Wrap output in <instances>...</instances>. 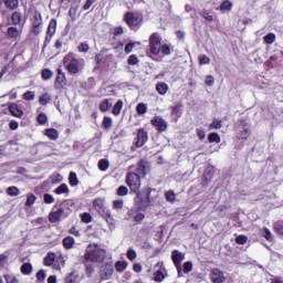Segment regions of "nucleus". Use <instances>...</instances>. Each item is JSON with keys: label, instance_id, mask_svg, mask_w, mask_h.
<instances>
[{"label": "nucleus", "instance_id": "1", "mask_svg": "<svg viewBox=\"0 0 283 283\" xmlns=\"http://www.w3.org/2000/svg\"><path fill=\"white\" fill-rule=\"evenodd\" d=\"M107 255V251L95 244L94 247L90 245L86 250L84 258L86 262H103L105 256Z\"/></svg>", "mask_w": 283, "mask_h": 283}, {"label": "nucleus", "instance_id": "2", "mask_svg": "<svg viewBox=\"0 0 283 283\" xmlns=\"http://www.w3.org/2000/svg\"><path fill=\"white\" fill-rule=\"evenodd\" d=\"M151 191H153L151 188H147L146 193L140 192V190L137 192H134L136 193V197L134 199L135 207H137L139 211H145L147 207L151 205V199H150Z\"/></svg>", "mask_w": 283, "mask_h": 283}, {"label": "nucleus", "instance_id": "3", "mask_svg": "<svg viewBox=\"0 0 283 283\" xmlns=\"http://www.w3.org/2000/svg\"><path fill=\"white\" fill-rule=\"evenodd\" d=\"M140 178H143L136 171H128L125 177V184L132 191V193H138L140 191L142 181Z\"/></svg>", "mask_w": 283, "mask_h": 283}, {"label": "nucleus", "instance_id": "4", "mask_svg": "<svg viewBox=\"0 0 283 283\" xmlns=\"http://www.w3.org/2000/svg\"><path fill=\"white\" fill-rule=\"evenodd\" d=\"M161 45L163 38H160V33H153L148 39V53L153 54V56H158V54H160Z\"/></svg>", "mask_w": 283, "mask_h": 283}, {"label": "nucleus", "instance_id": "5", "mask_svg": "<svg viewBox=\"0 0 283 283\" xmlns=\"http://www.w3.org/2000/svg\"><path fill=\"white\" fill-rule=\"evenodd\" d=\"M31 34L39 36L43 30V15L39 11H34L33 17L30 19Z\"/></svg>", "mask_w": 283, "mask_h": 283}, {"label": "nucleus", "instance_id": "6", "mask_svg": "<svg viewBox=\"0 0 283 283\" xmlns=\"http://www.w3.org/2000/svg\"><path fill=\"white\" fill-rule=\"evenodd\" d=\"M124 21L128 28H138L144 21L143 13L128 11L124 14Z\"/></svg>", "mask_w": 283, "mask_h": 283}, {"label": "nucleus", "instance_id": "7", "mask_svg": "<svg viewBox=\"0 0 283 283\" xmlns=\"http://www.w3.org/2000/svg\"><path fill=\"white\" fill-rule=\"evenodd\" d=\"M64 65L69 72V74H78L81 70V62L78 59L74 57V55L69 54L64 57Z\"/></svg>", "mask_w": 283, "mask_h": 283}, {"label": "nucleus", "instance_id": "8", "mask_svg": "<svg viewBox=\"0 0 283 283\" xmlns=\"http://www.w3.org/2000/svg\"><path fill=\"white\" fill-rule=\"evenodd\" d=\"M147 140H149V133H147L145 128L137 129L136 137L134 138L135 147H137V149L145 147V145H147Z\"/></svg>", "mask_w": 283, "mask_h": 283}, {"label": "nucleus", "instance_id": "9", "mask_svg": "<svg viewBox=\"0 0 283 283\" xmlns=\"http://www.w3.org/2000/svg\"><path fill=\"white\" fill-rule=\"evenodd\" d=\"M135 171V174H138L142 178H145L151 172V164H149L146 159H140L137 163Z\"/></svg>", "mask_w": 283, "mask_h": 283}, {"label": "nucleus", "instance_id": "10", "mask_svg": "<svg viewBox=\"0 0 283 283\" xmlns=\"http://www.w3.org/2000/svg\"><path fill=\"white\" fill-rule=\"evenodd\" d=\"M69 213L65 212V208H63V203H61L60 208L56 211H51L49 213V222L52 224L56 222H61V218H67Z\"/></svg>", "mask_w": 283, "mask_h": 283}, {"label": "nucleus", "instance_id": "11", "mask_svg": "<svg viewBox=\"0 0 283 283\" xmlns=\"http://www.w3.org/2000/svg\"><path fill=\"white\" fill-rule=\"evenodd\" d=\"M66 85H67V77L65 76V72H63V69H61L60 66L56 69L54 87L55 90H63Z\"/></svg>", "mask_w": 283, "mask_h": 283}, {"label": "nucleus", "instance_id": "12", "mask_svg": "<svg viewBox=\"0 0 283 283\" xmlns=\"http://www.w3.org/2000/svg\"><path fill=\"white\" fill-rule=\"evenodd\" d=\"M171 260H172V264L177 269L178 274L180 275V273L182 272V268L180 265L185 260V253L180 252L179 250H174L171 252Z\"/></svg>", "mask_w": 283, "mask_h": 283}, {"label": "nucleus", "instance_id": "13", "mask_svg": "<svg viewBox=\"0 0 283 283\" xmlns=\"http://www.w3.org/2000/svg\"><path fill=\"white\" fill-rule=\"evenodd\" d=\"M150 125L156 128L158 134H163L164 132H167L168 124L167 122L160 117V116H154L150 120Z\"/></svg>", "mask_w": 283, "mask_h": 283}, {"label": "nucleus", "instance_id": "14", "mask_svg": "<svg viewBox=\"0 0 283 283\" xmlns=\"http://www.w3.org/2000/svg\"><path fill=\"white\" fill-rule=\"evenodd\" d=\"M210 280L212 283H224L227 282V277L224 276V272H222L218 268H213L210 270Z\"/></svg>", "mask_w": 283, "mask_h": 283}, {"label": "nucleus", "instance_id": "15", "mask_svg": "<svg viewBox=\"0 0 283 283\" xmlns=\"http://www.w3.org/2000/svg\"><path fill=\"white\" fill-rule=\"evenodd\" d=\"M112 275H114V264L105 263L104 265H102L99 271L101 280H111Z\"/></svg>", "mask_w": 283, "mask_h": 283}, {"label": "nucleus", "instance_id": "16", "mask_svg": "<svg viewBox=\"0 0 283 283\" xmlns=\"http://www.w3.org/2000/svg\"><path fill=\"white\" fill-rule=\"evenodd\" d=\"M11 24L17 25H25V21H23V13L21 11H13L11 14Z\"/></svg>", "mask_w": 283, "mask_h": 283}, {"label": "nucleus", "instance_id": "17", "mask_svg": "<svg viewBox=\"0 0 283 283\" xmlns=\"http://www.w3.org/2000/svg\"><path fill=\"white\" fill-rule=\"evenodd\" d=\"M9 113L14 118H23V109L19 108V104L17 103H11L9 105Z\"/></svg>", "mask_w": 283, "mask_h": 283}, {"label": "nucleus", "instance_id": "18", "mask_svg": "<svg viewBox=\"0 0 283 283\" xmlns=\"http://www.w3.org/2000/svg\"><path fill=\"white\" fill-rule=\"evenodd\" d=\"M93 208L95 211H98V213L105 212V198L97 197L93 200Z\"/></svg>", "mask_w": 283, "mask_h": 283}, {"label": "nucleus", "instance_id": "19", "mask_svg": "<svg viewBox=\"0 0 283 283\" xmlns=\"http://www.w3.org/2000/svg\"><path fill=\"white\" fill-rule=\"evenodd\" d=\"M21 36V30H19L17 27H9L7 29V38L13 39V41H17Z\"/></svg>", "mask_w": 283, "mask_h": 283}, {"label": "nucleus", "instance_id": "20", "mask_svg": "<svg viewBox=\"0 0 283 283\" xmlns=\"http://www.w3.org/2000/svg\"><path fill=\"white\" fill-rule=\"evenodd\" d=\"M56 19H51L46 29V39L48 36H50V39H52V36H54V34H56Z\"/></svg>", "mask_w": 283, "mask_h": 283}, {"label": "nucleus", "instance_id": "21", "mask_svg": "<svg viewBox=\"0 0 283 283\" xmlns=\"http://www.w3.org/2000/svg\"><path fill=\"white\" fill-rule=\"evenodd\" d=\"M211 180H213V169H207L203 172L201 185L203 187H207V185H209V182H211Z\"/></svg>", "mask_w": 283, "mask_h": 283}, {"label": "nucleus", "instance_id": "22", "mask_svg": "<svg viewBox=\"0 0 283 283\" xmlns=\"http://www.w3.org/2000/svg\"><path fill=\"white\" fill-rule=\"evenodd\" d=\"M156 92H158V94H160V96H165V94H167V92H169V85H167V83H165V82H158L156 84Z\"/></svg>", "mask_w": 283, "mask_h": 283}, {"label": "nucleus", "instance_id": "23", "mask_svg": "<svg viewBox=\"0 0 283 283\" xmlns=\"http://www.w3.org/2000/svg\"><path fill=\"white\" fill-rule=\"evenodd\" d=\"M55 260H56V254L54 252H49L43 259V264L44 266H52Z\"/></svg>", "mask_w": 283, "mask_h": 283}, {"label": "nucleus", "instance_id": "24", "mask_svg": "<svg viewBox=\"0 0 283 283\" xmlns=\"http://www.w3.org/2000/svg\"><path fill=\"white\" fill-rule=\"evenodd\" d=\"M7 10H17L19 8V0H2Z\"/></svg>", "mask_w": 283, "mask_h": 283}, {"label": "nucleus", "instance_id": "25", "mask_svg": "<svg viewBox=\"0 0 283 283\" xmlns=\"http://www.w3.org/2000/svg\"><path fill=\"white\" fill-rule=\"evenodd\" d=\"M232 8H233V2H231L230 0H223L219 7V10L221 12H230Z\"/></svg>", "mask_w": 283, "mask_h": 283}, {"label": "nucleus", "instance_id": "26", "mask_svg": "<svg viewBox=\"0 0 283 283\" xmlns=\"http://www.w3.org/2000/svg\"><path fill=\"white\" fill-rule=\"evenodd\" d=\"M120 112H123V99H118L113 106L112 114L114 116H120Z\"/></svg>", "mask_w": 283, "mask_h": 283}, {"label": "nucleus", "instance_id": "27", "mask_svg": "<svg viewBox=\"0 0 283 283\" xmlns=\"http://www.w3.org/2000/svg\"><path fill=\"white\" fill-rule=\"evenodd\" d=\"M22 275H32L33 266L32 263H23L20 268Z\"/></svg>", "mask_w": 283, "mask_h": 283}, {"label": "nucleus", "instance_id": "28", "mask_svg": "<svg viewBox=\"0 0 283 283\" xmlns=\"http://www.w3.org/2000/svg\"><path fill=\"white\" fill-rule=\"evenodd\" d=\"M109 109H112V103H109L108 98H104L101 103H99V112H109Z\"/></svg>", "mask_w": 283, "mask_h": 283}, {"label": "nucleus", "instance_id": "29", "mask_svg": "<svg viewBox=\"0 0 283 283\" xmlns=\"http://www.w3.org/2000/svg\"><path fill=\"white\" fill-rule=\"evenodd\" d=\"M76 241L73 239V237H66L62 241L64 249H67V250L72 249Z\"/></svg>", "mask_w": 283, "mask_h": 283}, {"label": "nucleus", "instance_id": "30", "mask_svg": "<svg viewBox=\"0 0 283 283\" xmlns=\"http://www.w3.org/2000/svg\"><path fill=\"white\" fill-rule=\"evenodd\" d=\"M52 101V95L49 93H43L42 95L39 96V103L42 106L48 105Z\"/></svg>", "mask_w": 283, "mask_h": 283}, {"label": "nucleus", "instance_id": "31", "mask_svg": "<svg viewBox=\"0 0 283 283\" xmlns=\"http://www.w3.org/2000/svg\"><path fill=\"white\" fill-rule=\"evenodd\" d=\"M45 136H48L50 140H56L59 138V130L55 128H48L45 129Z\"/></svg>", "mask_w": 283, "mask_h": 283}, {"label": "nucleus", "instance_id": "32", "mask_svg": "<svg viewBox=\"0 0 283 283\" xmlns=\"http://www.w3.org/2000/svg\"><path fill=\"white\" fill-rule=\"evenodd\" d=\"M53 192L56 193V196L70 193V187H67V184H61Z\"/></svg>", "mask_w": 283, "mask_h": 283}, {"label": "nucleus", "instance_id": "33", "mask_svg": "<svg viewBox=\"0 0 283 283\" xmlns=\"http://www.w3.org/2000/svg\"><path fill=\"white\" fill-rule=\"evenodd\" d=\"M76 280H78V272L73 271L66 275L64 283H76Z\"/></svg>", "mask_w": 283, "mask_h": 283}, {"label": "nucleus", "instance_id": "34", "mask_svg": "<svg viewBox=\"0 0 283 283\" xmlns=\"http://www.w3.org/2000/svg\"><path fill=\"white\" fill-rule=\"evenodd\" d=\"M171 115L177 116V118H180L182 116V104L179 103L171 107Z\"/></svg>", "mask_w": 283, "mask_h": 283}, {"label": "nucleus", "instance_id": "35", "mask_svg": "<svg viewBox=\"0 0 283 283\" xmlns=\"http://www.w3.org/2000/svg\"><path fill=\"white\" fill-rule=\"evenodd\" d=\"M128 266L127 261H117L115 263V270L117 273H123Z\"/></svg>", "mask_w": 283, "mask_h": 283}, {"label": "nucleus", "instance_id": "36", "mask_svg": "<svg viewBox=\"0 0 283 283\" xmlns=\"http://www.w3.org/2000/svg\"><path fill=\"white\" fill-rule=\"evenodd\" d=\"M114 120L109 116H104L103 122H102V127L103 129H112Z\"/></svg>", "mask_w": 283, "mask_h": 283}, {"label": "nucleus", "instance_id": "37", "mask_svg": "<svg viewBox=\"0 0 283 283\" xmlns=\"http://www.w3.org/2000/svg\"><path fill=\"white\" fill-rule=\"evenodd\" d=\"M69 184L71 187H76L78 185V177H76V172H74V171L70 172Z\"/></svg>", "mask_w": 283, "mask_h": 283}, {"label": "nucleus", "instance_id": "38", "mask_svg": "<svg viewBox=\"0 0 283 283\" xmlns=\"http://www.w3.org/2000/svg\"><path fill=\"white\" fill-rule=\"evenodd\" d=\"M97 167H98L99 171H107V169H109V160L99 159Z\"/></svg>", "mask_w": 283, "mask_h": 283}, {"label": "nucleus", "instance_id": "39", "mask_svg": "<svg viewBox=\"0 0 283 283\" xmlns=\"http://www.w3.org/2000/svg\"><path fill=\"white\" fill-rule=\"evenodd\" d=\"M41 76H42L43 81H50V78H52V76H54V72H52V70H50V69H44L41 72Z\"/></svg>", "mask_w": 283, "mask_h": 283}, {"label": "nucleus", "instance_id": "40", "mask_svg": "<svg viewBox=\"0 0 283 283\" xmlns=\"http://www.w3.org/2000/svg\"><path fill=\"white\" fill-rule=\"evenodd\" d=\"M275 33H268L264 35L263 41L266 43V45H272V43H275Z\"/></svg>", "mask_w": 283, "mask_h": 283}, {"label": "nucleus", "instance_id": "41", "mask_svg": "<svg viewBox=\"0 0 283 283\" xmlns=\"http://www.w3.org/2000/svg\"><path fill=\"white\" fill-rule=\"evenodd\" d=\"M102 218L106 220L107 224H114V217H112V212H109V210H104Z\"/></svg>", "mask_w": 283, "mask_h": 283}, {"label": "nucleus", "instance_id": "42", "mask_svg": "<svg viewBox=\"0 0 283 283\" xmlns=\"http://www.w3.org/2000/svg\"><path fill=\"white\" fill-rule=\"evenodd\" d=\"M221 142L220 135L218 133H210L208 135V143H217Z\"/></svg>", "mask_w": 283, "mask_h": 283}, {"label": "nucleus", "instance_id": "43", "mask_svg": "<svg viewBox=\"0 0 283 283\" xmlns=\"http://www.w3.org/2000/svg\"><path fill=\"white\" fill-rule=\"evenodd\" d=\"M273 230L277 233V235H283V221H276L273 224Z\"/></svg>", "mask_w": 283, "mask_h": 283}, {"label": "nucleus", "instance_id": "44", "mask_svg": "<svg viewBox=\"0 0 283 283\" xmlns=\"http://www.w3.org/2000/svg\"><path fill=\"white\" fill-rule=\"evenodd\" d=\"M136 112L137 114H139V116H143V114H147V104L145 103L137 104Z\"/></svg>", "mask_w": 283, "mask_h": 283}, {"label": "nucleus", "instance_id": "45", "mask_svg": "<svg viewBox=\"0 0 283 283\" xmlns=\"http://www.w3.org/2000/svg\"><path fill=\"white\" fill-rule=\"evenodd\" d=\"M160 52L164 56H169V54H171V45L167 43L161 44Z\"/></svg>", "mask_w": 283, "mask_h": 283}, {"label": "nucleus", "instance_id": "46", "mask_svg": "<svg viewBox=\"0 0 283 283\" xmlns=\"http://www.w3.org/2000/svg\"><path fill=\"white\" fill-rule=\"evenodd\" d=\"M36 202V196L34 193L27 195L25 207H32Z\"/></svg>", "mask_w": 283, "mask_h": 283}, {"label": "nucleus", "instance_id": "47", "mask_svg": "<svg viewBox=\"0 0 283 283\" xmlns=\"http://www.w3.org/2000/svg\"><path fill=\"white\" fill-rule=\"evenodd\" d=\"M7 193L8 196H11V198H14L19 196L20 190L17 188V186H11L7 189Z\"/></svg>", "mask_w": 283, "mask_h": 283}, {"label": "nucleus", "instance_id": "48", "mask_svg": "<svg viewBox=\"0 0 283 283\" xmlns=\"http://www.w3.org/2000/svg\"><path fill=\"white\" fill-rule=\"evenodd\" d=\"M165 198L167 202H176V192H174V190H168L165 192Z\"/></svg>", "mask_w": 283, "mask_h": 283}, {"label": "nucleus", "instance_id": "49", "mask_svg": "<svg viewBox=\"0 0 283 283\" xmlns=\"http://www.w3.org/2000/svg\"><path fill=\"white\" fill-rule=\"evenodd\" d=\"M165 280V273L163 271L158 270L154 273V282L160 283Z\"/></svg>", "mask_w": 283, "mask_h": 283}, {"label": "nucleus", "instance_id": "50", "mask_svg": "<svg viewBox=\"0 0 283 283\" xmlns=\"http://www.w3.org/2000/svg\"><path fill=\"white\" fill-rule=\"evenodd\" d=\"M35 96L36 95L34 91H27L25 93L22 94L23 101H34Z\"/></svg>", "mask_w": 283, "mask_h": 283}, {"label": "nucleus", "instance_id": "51", "mask_svg": "<svg viewBox=\"0 0 283 283\" xmlns=\"http://www.w3.org/2000/svg\"><path fill=\"white\" fill-rule=\"evenodd\" d=\"M117 196L124 197L129 193V188L127 186H119L116 191Z\"/></svg>", "mask_w": 283, "mask_h": 283}, {"label": "nucleus", "instance_id": "52", "mask_svg": "<svg viewBox=\"0 0 283 283\" xmlns=\"http://www.w3.org/2000/svg\"><path fill=\"white\" fill-rule=\"evenodd\" d=\"M198 62H199V65H209V63H211V59H209V56L203 54L198 56Z\"/></svg>", "mask_w": 283, "mask_h": 283}, {"label": "nucleus", "instance_id": "53", "mask_svg": "<svg viewBox=\"0 0 283 283\" xmlns=\"http://www.w3.org/2000/svg\"><path fill=\"white\" fill-rule=\"evenodd\" d=\"M3 277L6 283H19V279L13 274H4Z\"/></svg>", "mask_w": 283, "mask_h": 283}, {"label": "nucleus", "instance_id": "54", "mask_svg": "<svg viewBox=\"0 0 283 283\" xmlns=\"http://www.w3.org/2000/svg\"><path fill=\"white\" fill-rule=\"evenodd\" d=\"M127 63L129 65H138V63H140V60H138V55L132 54L128 56Z\"/></svg>", "mask_w": 283, "mask_h": 283}, {"label": "nucleus", "instance_id": "55", "mask_svg": "<svg viewBox=\"0 0 283 283\" xmlns=\"http://www.w3.org/2000/svg\"><path fill=\"white\" fill-rule=\"evenodd\" d=\"M81 221L84 222V224H90V222H92V214L90 212L82 213Z\"/></svg>", "mask_w": 283, "mask_h": 283}, {"label": "nucleus", "instance_id": "56", "mask_svg": "<svg viewBox=\"0 0 283 283\" xmlns=\"http://www.w3.org/2000/svg\"><path fill=\"white\" fill-rule=\"evenodd\" d=\"M247 242H249V237H247L244 234H240L235 238L237 244H247Z\"/></svg>", "mask_w": 283, "mask_h": 283}, {"label": "nucleus", "instance_id": "57", "mask_svg": "<svg viewBox=\"0 0 283 283\" xmlns=\"http://www.w3.org/2000/svg\"><path fill=\"white\" fill-rule=\"evenodd\" d=\"M263 233V238H265L268 242H273V233H271V230H269V228H264Z\"/></svg>", "mask_w": 283, "mask_h": 283}, {"label": "nucleus", "instance_id": "58", "mask_svg": "<svg viewBox=\"0 0 283 283\" xmlns=\"http://www.w3.org/2000/svg\"><path fill=\"white\" fill-rule=\"evenodd\" d=\"M209 129H222V120L213 119L209 126Z\"/></svg>", "mask_w": 283, "mask_h": 283}, {"label": "nucleus", "instance_id": "59", "mask_svg": "<svg viewBox=\"0 0 283 283\" xmlns=\"http://www.w3.org/2000/svg\"><path fill=\"white\" fill-rule=\"evenodd\" d=\"M126 256L127 259L130 261V262H134V260H136V258H138V254L136 253V250H132L129 249L126 253Z\"/></svg>", "mask_w": 283, "mask_h": 283}, {"label": "nucleus", "instance_id": "60", "mask_svg": "<svg viewBox=\"0 0 283 283\" xmlns=\"http://www.w3.org/2000/svg\"><path fill=\"white\" fill-rule=\"evenodd\" d=\"M51 182H53V185H59V182H63V176H61V174L52 175Z\"/></svg>", "mask_w": 283, "mask_h": 283}, {"label": "nucleus", "instance_id": "61", "mask_svg": "<svg viewBox=\"0 0 283 283\" xmlns=\"http://www.w3.org/2000/svg\"><path fill=\"white\" fill-rule=\"evenodd\" d=\"M77 51L78 52H88L90 51V44H87V42H81L77 45Z\"/></svg>", "mask_w": 283, "mask_h": 283}, {"label": "nucleus", "instance_id": "62", "mask_svg": "<svg viewBox=\"0 0 283 283\" xmlns=\"http://www.w3.org/2000/svg\"><path fill=\"white\" fill-rule=\"evenodd\" d=\"M238 138L240 140H247V138H249V128H243L239 135H238Z\"/></svg>", "mask_w": 283, "mask_h": 283}, {"label": "nucleus", "instance_id": "63", "mask_svg": "<svg viewBox=\"0 0 283 283\" xmlns=\"http://www.w3.org/2000/svg\"><path fill=\"white\" fill-rule=\"evenodd\" d=\"M123 207H125V201H123V199L113 201V209H123Z\"/></svg>", "mask_w": 283, "mask_h": 283}, {"label": "nucleus", "instance_id": "64", "mask_svg": "<svg viewBox=\"0 0 283 283\" xmlns=\"http://www.w3.org/2000/svg\"><path fill=\"white\" fill-rule=\"evenodd\" d=\"M38 123H39V125H45V123H48V115H45V113L39 114Z\"/></svg>", "mask_w": 283, "mask_h": 283}]
</instances>
